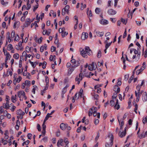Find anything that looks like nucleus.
<instances>
[{
    "label": "nucleus",
    "mask_w": 147,
    "mask_h": 147,
    "mask_svg": "<svg viewBox=\"0 0 147 147\" xmlns=\"http://www.w3.org/2000/svg\"><path fill=\"white\" fill-rule=\"evenodd\" d=\"M93 114L94 117H95L97 115V118L98 119L100 118V113H96L93 112Z\"/></svg>",
    "instance_id": "a878e982"
},
{
    "label": "nucleus",
    "mask_w": 147,
    "mask_h": 147,
    "mask_svg": "<svg viewBox=\"0 0 147 147\" xmlns=\"http://www.w3.org/2000/svg\"><path fill=\"white\" fill-rule=\"evenodd\" d=\"M38 3H37V4L35 6H34L33 11H35L36 9L38 8Z\"/></svg>",
    "instance_id": "4d7b16f0"
},
{
    "label": "nucleus",
    "mask_w": 147,
    "mask_h": 147,
    "mask_svg": "<svg viewBox=\"0 0 147 147\" xmlns=\"http://www.w3.org/2000/svg\"><path fill=\"white\" fill-rule=\"evenodd\" d=\"M129 75L128 74L125 75V79L124 80L125 81H127L128 80V79L129 78Z\"/></svg>",
    "instance_id": "680f3d73"
},
{
    "label": "nucleus",
    "mask_w": 147,
    "mask_h": 147,
    "mask_svg": "<svg viewBox=\"0 0 147 147\" xmlns=\"http://www.w3.org/2000/svg\"><path fill=\"white\" fill-rule=\"evenodd\" d=\"M110 135L111 136V137L110 139L111 142L110 144H109L108 143H106L105 144V146L106 147H107L108 146L111 147L113 145L114 137L113 134H110Z\"/></svg>",
    "instance_id": "f03ea898"
},
{
    "label": "nucleus",
    "mask_w": 147,
    "mask_h": 147,
    "mask_svg": "<svg viewBox=\"0 0 147 147\" xmlns=\"http://www.w3.org/2000/svg\"><path fill=\"white\" fill-rule=\"evenodd\" d=\"M83 58H87L88 57V56L86 55V53L84 51V49H83Z\"/></svg>",
    "instance_id": "8fccbe9b"
},
{
    "label": "nucleus",
    "mask_w": 147,
    "mask_h": 147,
    "mask_svg": "<svg viewBox=\"0 0 147 147\" xmlns=\"http://www.w3.org/2000/svg\"><path fill=\"white\" fill-rule=\"evenodd\" d=\"M100 12V9L98 7H96L95 9V12L96 14H98Z\"/></svg>",
    "instance_id": "2f4dec72"
},
{
    "label": "nucleus",
    "mask_w": 147,
    "mask_h": 147,
    "mask_svg": "<svg viewBox=\"0 0 147 147\" xmlns=\"http://www.w3.org/2000/svg\"><path fill=\"white\" fill-rule=\"evenodd\" d=\"M147 135V131H146L145 133H142L139 136V137L140 138H145L146 136Z\"/></svg>",
    "instance_id": "6ab92c4d"
},
{
    "label": "nucleus",
    "mask_w": 147,
    "mask_h": 147,
    "mask_svg": "<svg viewBox=\"0 0 147 147\" xmlns=\"http://www.w3.org/2000/svg\"><path fill=\"white\" fill-rule=\"evenodd\" d=\"M118 93L115 92L113 94V95L112 96V99H115L117 96V94Z\"/></svg>",
    "instance_id": "f704fd0d"
},
{
    "label": "nucleus",
    "mask_w": 147,
    "mask_h": 147,
    "mask_svg": "<svg viewBox=\"0 0 147 147\" xmlns=\"http://www.w3.org/2000/svg\"><path fill=\"white\" fill-rule=\"evenodd\" d=\"M135 94L136 96H140L142 95V93L140 92H138L137 93L136 91H135Z\"/></svg>",
    "instance_id": "72a5a7b5"
},
{
    "label": "nucleus",
    "mask_w": 147,
    "mask_h": 147,
    "mask_svg": "<svg viewBox=\"0 0 147 147\" xmlns=\"http://www.w3.org/2000/svg\"><path fill=\"white\" fill-rule=\"evenodd\" d=\"M114 107L115 108H116L117 110L119 109L120 108V105L118 104V99H117L116 100Z\"/></svg>",
    "instance_id": "f3484780"
},
{
    "label": "nucleus",
    "mask_w": 147,
    "mask_h": 147,
    "mask_svg": "<svg viewBox=\"0 0 147 147\" xmlns=\"http://www.w3.org/2000/svg\"><path fill=\"white\" fill-rule=\"evenodd\" d=\"M81 73L79 75L78 77H77L76 78V81L78 82V84H80V81L82 80V76L83 74L82 73V68L80 70Z\"/></svg>",
    "instance_id": "20e7f679"
},
{
    "label": "nucleus",
    "mask_w": 147,
    "mask_h": 147,
    "mask_svg": "<svg viewBox=\"0 0 147 147\" xmlns=\"http://www.w3.org/2000/svg\"><path fill=\"white\" fill-rule=\"evenodd\" d=\"M126 127H125V130L124 131L122 132H121L120 134V132H119V136L120 137L122 138L125 136L126 134Z\"/></svg>",
    "instance_id": "4468645a"
},
{
    "label": "nucleus",
    "mask_w": 147,
    "mask_h": 147,
    "mask_svg": "<svg viewBox=\"0 0 147 147\" xmlns=\"http://www.w3.org/2000/svg\"><path fill=\"white\" fill-rule=\"evenodd\" d=\"M142 99L144 102H145L147 100V95L146 92H143L142 94Z\"/></svg>",
    "instance_id": "6e6552de"
},
{
    "label": "nucleus",
    "mask_w": 147,
    "mask_h": 147,
    "mask_svg": "<svg viewBox=\"0 0 147 147\" xmlns=\"http://www.w3.org/2000/svg\"><path fill=\"white\" fill-rule=\"evenodd\" d=\"M52 117L51 116H49V113H47L45 119H44V120L43 122L45 123V121L48 119L49 118V117Z\"/></svg>",
    "instance_id": "c756f323"
},
{
    "label": "nucleus",
    "mask_w": 147,
    "mask_h": 147,
    "mask_svg": "<svg viewBox=\"0 0 147 147\" xmlns=\"http://www.w3.org/2000/svg\"><path fill=\"white\" fill-rule=\"evenodd\" d=\"M85 117H83V123H84L85 125H87L89 123V121L88 119L85 120Z\"/></svg>",
    "instance_id": "c85d7f7f"
},
{
    "label": "nucleus",
    "mask_w": 147,
    "mask_h": 147,
    "mask_svg": "<svg viewBox=\"0 0 147 147\" xmlns=\"http://www.w3.org/2000/svg\"><path fill=\"white\" fill-rule=\"evenodd\" d=\"M110 105L111 106H113L115 104L114 101L113 100H111L110 102Z\"/></svg>",
    "instance_id": "6e6d98bb"
},
{
    "label": "nucleus",
    "mask_w": 147,
    "mask_h": 147,
    "mask_svg": "<svg viewBox=\"0 0 147 147\" xmlns=\"http://www.w3.org/2000/svg\"><path fill=\"white\" fill-rule=\"evenodd\" d=\"M37 129L39 131H40L41 130V127L40 125L39 124L37 125Z\"/></svg>",
    "instance_id": "bf43d9fd"
},
{
    "label": "nucleus",
    "mask_w": 147,
    "mask_h": 147,
    "mask_svg": "<svg viewBox=\"0 0 147 147\" xmlns=\"http://www.w3.org/2000/svg\"><path fill=\"white\" fill-rule=\"evenodd\" d=\"M96 34L97 36H102L103 35L104 32H100L98 31L96 32Z\"/></svg>",
    "instance_id": "4be33fe9"
},
{
    "label": "nucleus",
    "mask_w": 147,
    "mask_h": 147,
    "mask_svg": "<svg viewBox=\"0 0 147 147\" xmlns=\"http://www.w3.org/2000/svg\"><path fill=\"white\" fill-rule=\"evenodd\" d=\"M88 8H87V14L88 15V16H92V13L91 12V10L90 11L89 14H88Z\"/></svg>",
    "instance_id": "de8ad7c7"
},
{
    "label": "nucleus",
    "mask_w": 147,
    "mask_h": 147,
    "mask_svg": "<svg viewBox=\"0 0 147 147\" xmlns=\"http://www.w3.org/2000/svg\"><path fill=\"white\" fill-rule=\"evenodd\" d=\"M63 142H64L62 139H60L58 141L57 143V146L59 147V145L61 146H63L64 145Z\"/></svg>",
    "instance_id": "f8f14e48"
},
{
    "label": "nucleus",
    "mask_w": 147,
    "mask_h": 147,
    "mask_svg": "<svg viewBox=\"0 0 147 147\" xmlns=\"http://www.w3.org/2000/svg\"><path fill=\"white\" fill-rule=\"evenodd\" d=\"M37 88V86H33V88L32 90V92L34 94H35V91L36 90L35 88Z\"/></svg>",
    "instance_id": "c03bdc74"
},
{
    "label": "nucleus",
    "mask_w": 147,
    "mask_h": 147,
    "mask_svg": "<svg viewBox=\"0 0 147 147\" xmlns=\"http://www.w3.org/2000/svg\"><path fill=\"white\" fill-rule=\"evenodd\" d=\"M51 13L53 14L54 17H55L56 16V12H54L53 11L51 10Z\"/></svg>",
    "instance_id": "052dcab7"
},
{
    "label": "nucleus",
    "mask_w": 147,
    "mask_h": 147,
    "mask_svg": "<svg viewBox=\"0 0 147 147\" xmlns=\"http://www.w3.org/2000/svg\"><path fill=\"white\" fill-rule=\"evenodd\" d=\"M112 41L111 42L107 43L105 45V48L106 49H108V47L111 45V43H112Z\"/></svg>",
    "instance_id": "37998d69"
},
{
    "label": "nucleus",
    "mask_w": 147,
    "mask_h": 147,
    "mask_svg": "<svg viewBox=\"0 0 147 147\" xmlns=\"http://www.w3.org/2000/svg\"><path fill=\"white\" fill-rule=\"evenodd\" d=\"M69 6L68 5H67L63 9H64L65 12H66L67 13H69Z\"/></svg>",
    "instance_id": "aec40b11"
},
{
    "label": "nucleus",
    "mask_w": 147,
    "mask_h": 147,
    "mask_svg": "<svg viewBox=\"0 0 147 147\" xmlns=\"http://www.w3.org/2000/svg\"><path fill=\"white\" fill-rule=\"evenodd\" d=\"M68 34V32H63L61 35L62 37H63L67 35Z\"/></svg>",
    "instance_id": "3c124183"
},
{
    "label": "nucleus",
    "mask_w": 147,
    "mask_h": 147,
    "mask_svg": "<svg viewBox=\"0 0 147 147\" xmlns=\"http://www.w3.org/2000/svg\"><path fill=\"white\" fill-rule=\"evenodd\" d=\"M29 62L30 63V64L34 68L36 66L35 64V63L31 61L30 60H29Z\"/></svg>",
    "instance_id": "a19ab883"
},
{
    "label": "nucleus",
    "mask_w": 147,
    "mask_h": 147,
    "mask_svg": "<svg viewBox=\"0 0 147 147\" xmlns=\"http://www.w3.org/2000/svg\"><path fill=\"white\" fill-rule=\"evenodd\" d=\"M4 135H5V136L4 137L5 139V140L7 139L9 137L8 135V131L7 130H6L5 131Z\"/></svg>",
    "instance_id": "bb28decb"
},
{
    "label": "nucleus",
    "mask_w": 147,
    "mask_h": 147,
    "mask_svg": "<svg viewBox=\"0 0 147 147\" xmlns=\"http://www.w3.org/2000/svg\"><path fill=\"white\" fill-rule=\"evenodd\" d=\"M19 57V55L18 53L14 54L13 55V58L16 59H18Z\"/></svg>",
    "instance_id": "b1692460"
},
{
    "label": "nucleus",
    "mask_w": 147,
    "mask_h": 147,
    "mask_svg": "<svg viewBox=\"0 0 147 147\" xmlns=\"http://www.w3.org/2000/svg\"><path fill=\"white\" fill-rule=\"evenodd\" d=\"M83 89L82 88L80 90L79 92L76 93L75 96V98L76 100L78 99L79 98H82Z\"/></svg>",
    "instance_id": "f257e3e1"
},
{
    "label": "nucleus",
    "mask_w": 147,
    "mask_h": 147,
    "mask_svg": "<svg viewBox=\"0 0 147 147\" xmlns=\"http://www.w3.org/2000/svg\"><path fill=\"white\" fill-rule=\"evenodd\" d=\"M5 55L6 56V58L5 59L6 60H8V59H10L11 57V55L9 53Z\"/></svg>",
    "instance_id": "393cba45"
},
{
    "label": "nucleus",
    "mask_w": 147,
    "mask_h": 147,
    "mask_svg": "<svg viewBox=\"0 0 147 147\" xmlns=\"http://www.w3.org/2000/svg\"><path fill=\"white\" fill-rule=\"evenodd\" d=\"M26 22H27V23H26V24H27V26H28L30 24L31 21L30 18H27L26 20Z\"/></svg>",
    "instance_id": "473e14b6"
},
{
    "label": "nucleus",
    "mask_w": 147,
    "mask_h": 147,
    "mask_svg": "<svg viewBox=\"0 0 147 147\" xmlns=\"http://www.w3.org/2000/svg\"><path fill=\"white\" fill-rule=\"evenodd\" d=\"M15 31H13L11 34V36L12 38H13L15 37Z\"/></svg>",
    "instance_id": "5fc2aeb1"
},
{
    "label": "nucleus",
    "mask_w": 147,
    "mask_h": 147,
    "mask_svg": "<svg viewBox=\"0 0 147 147\" xmlns=\"http://www.w3.org/2000/svg\"><path fill=\"white\" fill-rule=\"evenodd\" d=\"M16 97L17 96L16 95H15V96L13 95L11 97V100L12 102H13L14 103L16 101Z\"/></svg>",
    "instance_id": "5701e85b"
},
{
    "label": "nucleus",
    "mask_w": 147,
    "mask_h": 147,
    "mask_svg": "<svg viewBox=\"0 0 147 147\" xmlns=\"http://www.w3.org/2000/svg\"><path fill=\"white\" fill-rule=\"evenodd\" d=\"M12 71H9L8 70L7 71V74L6 75L7 76H8L9 75H10V76H11L12 75Z\"/></svg>",
    "instance_id": "ea45409f"
},
{
    "label": "nucleus",
    "mask_w": 147,
    "mask_h": 147,
    "mask_svg": "<svg viewBox=\"0 0 147 147\" xmlns=\"http://www.w3.org/2000/svg\"><path fill=\"white\" fill-rule=\"evenodd\" d=\"M44 49L45 50L47 49V45L46 44H44L43 46H42L41 47L40 49V51L41 52H43L44 51Z\"/></svg>",
    "instance_id": "dca6fc26"
},
{
    "label": "nucleus",
    "mask_w": 147,
    "mask_h": 147,
    "mask_svg": "<svg viewBox=\"0 0 147 147\" xmlns=\"http://www.w3.org/2000/svg\"><path fill=\"white\" fill-rule=\"evenodd\" d=\"M20 38L18 34H17L16 36H15L14 40L17 41H18L19 40Z\"/></svg>",
    "instance_id": "e433bc0d"
},
{
    "label": "nucleus",
    "mask_w": 147,
    "mask_h": 147,
    "mask_svg": "<svg viewBox=\"0 0 147 147\" xmlns=\"http://www.w3.org/2000/svg\"><path fill=\"white\" fill-rule=\"evenodd\" d=\"M42 130H45V129H46V125H45V123H44V122L42 124Z\"/></svg>",
    "instance_id": "13d9d810"
},
{
    "label": "nucleus",
    "mask_w": 147,
    "mask_h": 147,
    "mask_svg": "<svg viewBox=\"0 0 147 147\" xmlns=\"http://www.w3.org/2000/svg\"><path fill=\"white\" fill-rule=\"evenodd\" d=\"M13 47L12 45L11 44H9L7 45V49L8 51H10L11 49H13Z\"/></svg>",
    "instance_id": "412c9836"
},
{
    "label": "nucleus",
    "mask_w": 147,
    "mask_h": 147,
    "mask_svg": "<svg viewBox=\"0 0 147 147\" xmlns=\"http://www.w3.org/2000/svg\"><path fill=\"white\" fill-rule=\"evenodd\" d=\"M47 64V63L46 62L44 61L43 62V65H42V68L43 69H45L46 68Z\"/></svg>",
    "instance_id": "0e129e2a"
},
{
    "label": "nucleus",
    "mask_w": 147,
    "mask_h": 147,
    "mask_svg": "<svg viewBox=\"0 0 147 147\" xmlns=\"http://www.w3.org/2000/svg\"><path fill=\"white\" fill-rule=\"evenodd\" d=\"M143 123L144 124L147 122V119L146 118H143L142 120Z\"/></svg>",
    "instance_id": "69168bd1"
},
{
    "label": "nucleus",
    "mask_w": 147,
    "mask_h": 147,
    "mask_svg": "<svg viewBox=\"0 0 147 147\" xmlns=\"http://www.w3.org/2000/svg\"><path fill=\"white\" fill-rule=\"evenodd\" d=\"M85 51L88 55H90L92 54V50L90 49L89 47L88 46H86L85 48Z\"/></svg>",
    "instance_id": "39448f33"
},
{
    "label": "nucleus",
    "mask_w": 147,
    "mask_h": 147,
    "mask_svg": "<svg viewBox=\"0 0 147 147\" xmlns=\"http://www.w3.org/2000/svg\"><path fill=\"white\" fill-rule=\"evenodd\" d=\"M63 142L65 144H68V143H69L68 139L66 138H65L64 139V140L63 141Z\"/></svg>",
    "instance_id": "79ce46f5"
},
{
    "label": "nucleus",
    "mask_w": 147,
    "mask_h": 147,
    "mask_svg": "<svg viewBox=\"0 0 147 147\" xmlns=\"http://www.w3.org/2000/svg\"><path fill=\"white\" fill-rule=\"evenodd\" d=\"M117 12L113 10L112 9H109L108 11V14L110 15H115Z\"/></svg>",
    "instance_id": "0eeeda50"
},
{
    "label": "nucleus",
    "mask_w": 147,
    "mask_h": 147,
    "mask_svg": "<svg viewBox=\"0 0 147 147\" xmlns=\"http://www.w3.org/2000/svg\"><path fill=\"white\" fill-rule=\"evenodd\" d=\"M101 51L99 50L98 51V53L97 54V57L98 58H100L101 57Z\"/></svg>",
    "instance_id": "49530a36"
},
{
    "label": "nucleus",
    "mask_w": 147,
    "mask_h": 147,
    "mask_svg": "<svg viewBox=\"0 0 147 147\" xmlns=\"http://www.w3.org/2000/svg\"><path fill=\"white\" fill-rule=\"evenodd\" d=\"M4 31L2 30L1 32V36L0 38L1 39L4 40L5 39V36L4 35Z\"/></svg>",
    "instance_id": "cd10ccee"
},
{
    "label": "nucleus",
    "mask_w": 147,
    "mask_h": 147,
    "mask_svg": "<svg viewBox=\"0 0 147 147\" xmlns=\"http://www.w3.org/2000/svg\"><path fill=\"white\" fill-rule=\"evenodd\" d=\"M135 106V108L134 109V111L137 114V111L138 108V105L137 104H136Z\"/></svg>",
    "instance_id": "864d4df0"
},
{
    "label": "nucleus",
    "mask_w": 147,
    "mask_h": 147,
    "mask_svg": "<svg viewBox=\"0 0 147 147\" xmlns=\"http://www.w3.org/2000/svg\"><path fill=\"white\" fill-rule=\"evenodd\" d=\"M93 109L92 108H90L88 112V115L89 116H92L93 113Z\"/></svg>",
    "instance_id": "7c9ffc66"
},
{
    "label": "nucleus",
    "mask_w": 147,
    "mask_h": 147,
    "mask_svg": "<svg viewBox=\"0 0 147 147\" xmlns=\"http://www.w3.org/2000/svg\"><path fill=\"white\" fill-rule=\"evenodd\" d=\"M3 105L4 108L5 109H8L9 107V102H6L5 103H3Z\"/></svg>",
    "instance_id": "9d476101"
},
{
    "label": "nucleus",
    "mask_w": 147,
    "mask_h": 147,
    "mask_svg": "<svg viewBox=\"0 0 147 147\" xmlns=\"http://www.w3.org/2000/svg\"><path fill=\"white\" fill-rule=\"evenodd\" d=\"M113 90L114 91L117 92L119 93L120 91V89L118 85H115L114 86Z\"/></svg>",
    "instance_id": "2eb2a0df"
},
{
    "label": "nucleus",
    "mask_w": 147,
    "mask_h": 147,
    "mask_svg": "<svg viewBox=\"0 0 147 147\" xmlns=\"http://www.w3.org/2000/svg\"><path fill=\"white\" fill-rule=\"evenodd\" d=\"M79 65H74L71 66V67L69 68L68 70V74L70 75L72 73L73 71L74 70L75 68L78 66Z\"/></svg>",
    "instance_id": "423d86ee"
},
{
    "label": "nucleus",
    "mask_w": 147,
    "mask_h": 147,
    "mask_svg": "<svg viewBox=\"0 0 147 147\" xmlns=\"http://www.w3.org/2000/svg\"><path fill=\"white\" fill-rule=\"evenodd\" d=\"M67 126V124L63 123H62L60 125V127L61 129L63 130H64L66 128Z\"/></svg>",
    "instance_id": "1a4fd4ad"
},
{
    "label": "nucleus",
    "mask_w": 147,
    "mask_h": 147,
    "mask_svg": "<svg viewBox=\"0 0 147 147\" xmlns=\"http://www.w3.org/2000/svg\"><path fill=\"white\" fill-rule=\"evenodd\" d=\"M56 50V47L54 46H52L51 47V52H53L55 51Z\"/></svg>",
    "instance_id": "603ef678"
},
{
    "label": "nucleus",
    "mask_w": 147,
    "mask_h": 147,
    "mask_svg": "<svg viewBox=\"0 0 147 147\" xmlns=\"http://www.w3.org/2000/svg\"><path fill=\"white\" fill-rule=\"evenodd\" d=\"M29 0H28L27 4V7H26V9L27 10H29L31 7L30 5L29 4Z\"/></svg>",
    "instance_id": "c9c22d12"
},
{
    "label": "nucleus",
    "mask_w": 147,
    "mask_h": 147,
    "mask_svg": "<svg viewBox=\"0 0 147 147\" xmlns=\"http://www.w3.org/2000/svg\"><path fill=\"white\" fill-rule=\"evenodd\" d=\"M22 77L20 76H19L18 78H16V80L17 82L19 83L22 80Z\"/></svg>",
    "instance_id": "58836bf2"
},
{
    "label": "nucleus",
    "mask_w": 147,
    "mask_h": 147,
    "mask_svg": "<svg viewBox=\"0 0 147 147\" xmlns=\"http://www.w3.org/2000/svg\"><path fill=\"white\" fill-rule=\"evenodd\" d=\"M30 50H31L30 48L28 47H27L26 48V51L28 53L30 51Z\"/></svg>",
    "instance_id": "774afa93"
},
{
    "label": "nucleus",
    "mask_w": 147,
    "mask_h": 147,
    "mask_svg": "<svg viewBox=\"0 0 147 147\" xmlns=\"http://www.w3.org/2000/svg\"><path fill=\"white\" fill-rule=\"evenodd\" d=\"M100 24L103 25H106L108 24V21L106 20L102 19L100 21Z\"/></svg>",
    "instance_id": "9b49d317"
},
{
    "label": "nucleus",
    "mask_w": 147,
    "mask_h": 147,
    "mask_svg": "<svg viewBox=\"0 0 147 147\" xmlns=\"http://www.w3.org/2000/svg\"><path fill=\"white\" fill-rule=\"evenodd\" d=\"M22 45V42H20L18 43V45H16L15 46V48L16 49L18 50H21V46Z\"/></svg>",
    "instance_id": "ddd939ff"
},
{
    "label": "nucleus",
    "mask_w": 147,
    "mask_h": 147,
    "mask_svg": "<svg viewBox=\"0 0 147 147\" xmlns=\"http://www.w3.org/2000/svg\"><path fill=\"white\" fill-rule=\"evenodd\" d=\"M30 82L28 80H26L25 81L24 83H25L26 85L27 86H30Z\"/></svg>",
    "instance_id": "a18cd8bd"
},
{
    "label": "nucleus",
    "mask_w": 147,
    "mask_h": 147,
    "mask_svg": "<svg viewBox=\"0 0 147 147\" xmlns=\"http://www.w3.org/2000/svg\"><path fill=\"white\" fill-rule=\"evenodd\" d=\"M121 22L125 25L127 23V20H125V19L121 18Z\"/></svg>",
    "instance_id": "4c0bfd02"
},
{
    "label": "nucleus",
    "mask_w": 147,
    "mask_h": 147,
    "mask_svg": "<svg viewBox=\"0 0 147 147\" xmlns=\"http://www.w3.org/2000/svg\"><path fill=\"white\" fill-rule=\"evenodd\" d=\"M16 108V106L13 105L12 106V107L10 109L13 112L15 110Z\"/></svg>",
    "instance_id": "338daca9"
},
{
    "label": "nucleus",
    "mask_w": 147,
    "mask_h": 147,
    "mask_svg": "<svg viewBox=\"0 0 147 147\" xmlns=\"http://www.w3.org/2000/svg\"><path fill=\"white\" fill-rule=\"evenodd\" d=\"M91 65V67H92L93 68V70H95L96 67V65H95V63L94 62H92Z\"/></svg>",
    "instance_id": "09e8293b"
},
{
    "label": "nucleus",
    "mask_w": 147,
    "mask_h": 147,
    "mask_svg": "<svg viewBox=\"0 0 147 147\" xmlns=\"http://www.w3.org/2000/svg\"><path fill=\"white\" fill-rule=\"evenodd\" d=\"M20 22H15L13 25V28H18L20 25Z\"/></svg>",
    "instance_id": "a211bd4d"
},
{
    "label": "nucleus",
    "mask_w": 147,
    "mask_h": 147,
    "mask_svg": "<svg viewBox=\"0 0 147 147\" xmlns=\"http://www.w3.org/2000/svg\"><path fill=\"white\" fill-rule=\"evenodd\" d=\"M133 51H134V53L135 54H138V51L139 50V49L138 48H137L138 51H137L136 49H133Z\"/></svg>",
    "instance_id": "e2e57ef3"
},
{
    "label": "nucleus",
    "mask_w": 147,
    "mask_h": 147,
    "mask_svg": "<svg viewBox=\"0 0 147 147\" xmlns=\"http://www.w3.org/2000/svg\"><path fill=\"white\" fill-rule=\"evenodd\" d=\"M18 96L20 98L22 97H23L25 100H26L27 98L26 96L25 93L23 91H19L18 93Z\"/></svg>",
    "instance_id": "7ed1b4c3"
}]
</instances>
